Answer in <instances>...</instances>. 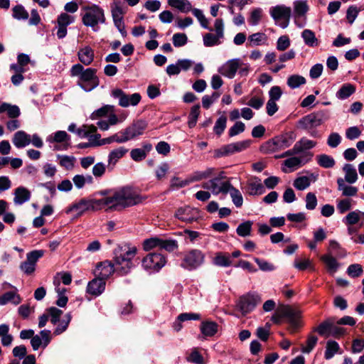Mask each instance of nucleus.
Returning <instances> with one entry per match:
<instances>
[{"label":"nucleus","mask_w":364,"mask_h":364,"mask_svg":"<svg viewBox=\"0 0 364 364\" xmlns=\"http://www.w3.org/2000/svg\"><path fill=\"white\" fill-rule=\"evenodd\" d=\"M103 209L106 210H121L141 203V196L132 188L124 187L112 193L107 195L101 192Z\"/></svg>","instance_id":"f257e3e1"},{"label":"nucleus","mask_w":364,"mask_h":364,"mask_svg":"<svg viewBox=\"0 0 364 364\" xmlns=\"http://www.w3.org/2000/svg\"><path fill=\"white\" fill-rule=\"evenodd\" d=\"M113 253L116 272L120 276L128 274L134 266L132 259L137 253L136 247L129 243H122L115 247Z\"/></svg>","instance_id":"f03ea898"},{"label":"nucleus","mask_w":364,"mask_h":364,"mask_svg":"<svg viewBox=\"0 0 364 364\" xmlns=\"http://www.w3.org/2000/svg\"><path fill=\"white\" fill-rule=\"evenodd\" d=\"M96 73V69L91 68L84 69L82 65L80 63L75 64L70 69L71 76L78 77L81 87L89 91L95 89L100 84Z\"/></svg>","instance_id":"7ed1b4c3"},{"label":"nucleus","mask_w":364,"mask_h":364,"mask_svg":"<svg viewBox=\"0 0 364 364\" xmlns=\"http://www.w3.org/2000/svg\"><path fill=\"white\" fill-rule=\"evenodd\" d=\"M82 22L83 25L91 27L94 31H98V25L105 23V16L104 10L98 5L92 4L85 6L82 8Z\"/></svg>","instance_id":"20e7f679"},{"label":"nucleus","mask_w":364,"mask_h":364,"mask_svg":"<svg viewBox=\"0 0 364 364\" xmlns=\"http://www.w3.org/2000/svg\"><path fill=\"white\" fill-rule=\"evenodd\" d=\"M296 139V134L289 132L274 136L261 146L264 154H271L289 147Z\"/></svg>","instance_id":"39448f33"},{"label":"nucleus","mask_w":364,"mask_h":364,"mask_svg":"<svg viewBox=\"0 0 364 364\" xmlns=\"http://www.w3.org/2000/svg\"><path fill=\"white\" fill-rule=\"evenodd\" d=\"M103 209L102 198L87 199L82 198L72 203L65 210L66 214L75 213L77 216L82 215L86 211H97Z\"/></svg>","instance_id":"423d86ee"},{"label":"nucleus","mask_w":364,"mask_h":364,"mask_svg":"<svg viewBox=\"0 0 364 364\" xmlns=\"http://www.w3.org/2000/svg\"><path fill=\"white\" fill-rule=\"evenodd\" d=\"M237 70L241 75H247L249 71V66L240 58L229 60L219 68V73L229 78H233Z\"/></svg>","instance_id":"0eeeda50"},{"label":"nucleus","mask_w":364,"mask_h":364,"mask_svg":"<svg viewBox=\"0 0 364 364\" xmlns=\"http://www.w3.org/2000/svg\"><path fill=\"white\" fill-rule=\"evenodd\" d=\"M205 255L200 250L193 249L184 254L181 267L187 270H193L204 262Z\"/></svg>","instance_id":"6e6552de"},{"label":"nucleus","mask_w":364,"mask_h":364,"mask_svg":"<svg viewBox=\"0 0 364 364\" xmlns=\"http://www.w3.org/2000/svg\"><path fill=\"white\" fill-rule=\"evenodd\" d=\"M166 263V259L161 253L151 252L142 259V266L144 269L151 272H159Z\"/></svg>","instance_id":"1a4fd4ad"},{"label":"nucleus","mask_w":364,"mask_h":364,"mask_svg":"<svg viewBox=\"0 0 364 364\" xmlns=\"http://www.w3.org/2000/svg\"><path fill=\"white\" fill-rule=\"evenodd\" d=\"M270 14L281 28H285L289 23L291 9L284 5H278L271 8Z\"/></svg>","instance_id":"9d476101"},{"label":"nucleus","mask_w":364,"mask_h":364,"mask_svg":"<svg viewBox=\"0 0 364 364\" xmlns=\"http://www.w3.org/2000/svg\"><path fill=\"white\" fill-rule=\"evenodd\" d=\"M260 301L261 299L258 294L247 293L239 298L237 307L243 315H245L251 312Z\"/></svg>","instance_id":"9b49d317"},{"label":"nucleus","mask_w":364,"mask_h":364,"mask_svg":"<svg viewBox=\"0 0 364 364\" xmlns=\"http://www.w3.org/2000/svg\"><path fill=\"white\" fill-rule=\"evenodd\" d=\"M174 216L183 222L191 223L200 218V214L197 208L186 205L178 208Z\"/></svg>","instance_id":"f8f14e48"},{"label":"nucleus","mask_w":364,"mask_h":364,"mask_svg":"<svg viewBox=\"0 0 364 364\" xmlns=\"http://www.w3.org/2000/svg\"><path fill=\"white\" fill-rule=\"evenodd\" d=\"M75 21V16H71L67 13H61L58 16L56 19V36L59 39H63L67 36V27L69 25L73 23Z\"/></svg>","instance_id":"ddd939ff"},{"label":"nucleus","mask_w":364,"mask_h":364,"mask_svg":"<svg viewBox=\"0 0 364 364\" xmlns=\"http://www.w3.org/2000/svg\"><path fill=\"white\" fill-rule=\"evenodd\" d=\"M250 143V140H244L223 146L217 150V156H228L236 152H240L248 148Z\"/></svg>","instance_id":"4468645a"},{"label":"nucleus","mask_w":364,"mask_h":364,"mask_svg":"<svg viewBox=\"0 0 364 364\" xmlns=\"http://www.w3.org/2000/svg\"><path fill=\"white\" fill-rule=\"evenodd\" d=\"M323 122L322 116L318 113H311L301 118L296 127L301 129H311L320 126Z\"/></svg>","instance_id":"2eb2a0df"},{"label":"nucleus","mask_w":364,"mask_h":364,"mask_svg":"<svg viewBox=\"0 0 364 364\" xmlns=\"http://www.w3.org/2000/svg\"><path fill=\"white\" fill-rule=\"evenodd\" d=\"M279 308L282 317L287 318L293 328H297L299 326V318L300 317L299 311L286 305H282Z\"/></svg>","instance_id":"dca6fc26"},{"label":"nucleus","mask_w":364,"mask_h":364,"mask_svg":"<svg viewBox=\"0 0 364 364\" xmlns=\"http://www.w3.org/2000/svg\"><path fill=\"white\" fill-rule=\"evenodd\" d=\"M113 95L115 98L119 100V105L123 107L135 106L141 100V96L138 93L128 95H125L124 92H113Z\"/></svg>","instance_id":"f3484780"},{"label":"nucleus","mask_w":364,"mask_h":364,"mask_svg":"<svg viewBox=\"0 0 364 364\" xmlns=\"http://www.w3.org/2000/svg\"><path fill=\"white\" fill-rule=\"evenodd\" d=\"M114 272H116L115 262H114V264H112L110 262L105 261L97 266L95 274L97 277L105 281Z\"/></svg>","instance_id":"a211bd4d"},{"label":"nucleus","mask_w":364,"mask_h":364,"mask_svg":"<svg viewBox=\"0 0 364 364\" xmlns=\"http://www.w3.org/2000/svg\"><path fill=\"white\" fill-rule=\"evenodd\" d=\"M146 127V122L142 119H139L127 127L125 129V131L127 132L126 134L129 137V139L132 140L135 137L141 135Z\"/></svg>","instance_id":"6ab92c4d"},{"label":"nucleus","mask_w":364,"mask_h":364,"mask_svg":"<svg viewBox=\"0 0 364 364\" xmlns=\"http://www.w3.org/2000/svg\"><path fill=\"white\" fill-rule=\"evenodd\" d=\"M124 11L122 7L116 6L112 9V16L114 26L117 28L118 31L123 36H126L127 32L123 21Z\"/></svg>","instance_id":"aec40b11"},{"label":"nucleus","mask_w":364,"mask_h":364,"mask_svg":"<svg viewBox=\"0 0 364 364\" xmlns=\"http://www.w3.org/2000/svg\"><path fill=\"white\" fill-rule=\"evenodd\" d=\"M246 190L247 193L250 196L262 195L265 191L261 179L257 177H253L248 180Z\"/></svg>","instance_id":"412c9836"},{"label":"nucleus","mask_w":364,"mask_h":364,"mask_svg":"<svg viewBox=\"0 0 364 364\" xmlns=\"http://www.w3.org/2000/svg\"><path fill=\"white\" fill-rule=\"evenodd\" d=\"M105 282L97 277L90 281L87 287V292L92 296H97L105 290Z\"/></svg>","instance_id":"4be33fe9"},{"label":"nucleus","mask_w":364,"mask_h":364,"mask_svg":"<svg viewBox=\"0 0 364 364\" xmlns=\"http://www.w3.org/2000/svg\"><path fill=\"white\" fill-rule=\"evenodd\" d=\"M77 57L82 64L86 66L90 65L94 60V50L90 46L82 47L79 49Z\"/></svg>","instance_id":"5701e85b"},{"label":"nucleus","mask_w":364,"mask_h":364,"mask_svg":"<svg viewBox=\"0 0 364 364\" xmlns=\"http://www.w3.org/2000/svg\"><path fill=\"white\" fill-rule=\"evenodd\" d=\"M31 136L24 131L16 132L13 136L12 142L14 145L18 148H23L31 144Z\"/></svg>","instance_id":"b1692460"},{"label":"nucleus","mask_w":364,"mask_h":364,"mask_svg":"<svg viewBox=\"0 0 364 364\" xmlns=\"http://www.w3.org/2000/svg\"><path fill=\"white\" fill-rule=\"evenodd\" d=\"M152 149V145L149 143H145L141 148L134 149L130 152V156L134 161H141L144 160L148 153Z\"/></svg>","instance_id":"393cba45"},{"label":"nucleus","mask_w":364,"mask_h":364,"mask_svg":"<svg viewBox=\"0 0 364 364\" xmlns=\"http://www.w3.org/2000/svg\"><path fill=\"white\" fill-rule=\"evenodd\" d=\"M311 156L312 155L309 154V158L307 157V155L301 156L300 157H290L286 159L283 164L286 167L291 170H294L298 168L299 167H301V166L309 162L311 160Z\"/></svg>","instance_id":"a878e982"},{"label":"nucleus","mask_w":364,"mask_h":364,"mask_svg":"<svg viewBox=\"0 0 364 364\" xmlns=\"http://www.w3.org/2000/svg\"><path fill=\"white\" fill-rule=\"evenodd\" d=\"M31 198V192L25 187L20 186L14 191V203L16 205H22Z\"/></svg>","instance_id":"bb28decb"},{"label":"nucleus","mask_w":364,"mask_h":364,"mask_svg":"<svg viewBox=\"0 0 364 364\" xmlns=\"http://www.w3.org/2000/svg\"><path fill=\"white\" fill-rule=\"evenodd\" d=\"M17 289L7 291L0 296V305L4 306L9 302L18 305L21 301V296L17 294Z\"/></svg>","instance_id":"cd10ccee"},{"label":"nucleus","mask_w":364,"mask_h":364,"mask_svg":"<svg viewBox=\"0 0 364 364\" xmlns=\"http://www.w3.org/2000/svg\"><path fill=\"white\" fill-rule=\"evenodd\" d=\"M70 139V136L65 131H58L48 138V141L50 143H65L63 144L64 149H68Z\"/></svg>","instance_id":"c85d7f7f"},{"label":"nucleus","mask_w":364,"mask_h":364,"mask_svg":"<svg viewBox=\"0 0 364 364\" xmlns=\"http://www.w3.org/2000/svg\"><path fill=\"white\" fill-rule=\"evenodd\" d=\"M219 178H215L210 180L211 192L214 195H218L222 193L226 194L228 193V187H230V182L225 181L219 183Z\"/></svg>","instance_id":"c756f323"},{"label":"nucleus","mask_w":364,"mask_h":364,"mask_svg":"<svg viewBox=\"0 0 364 364\" xmlns=\"http://www.w3.org/2000/svg\"><path fill=\"white\" fill-rule=\"evenodd\" d=\"M128 152V149L124 146H119L112 150L108 155L109 166H114L117 162L122 159Z\"/></svg>","instance_id":"7c9ffc66"},{"label":"nucleus","mask_w":364,"mask_h":364,"mask_svg":"<svg viewBox=\"0 0 364 364\" xmlns=\"http://www.w3.org/2000/svg\"><path fill=\"white\" fill-rule=\"evenodd\" d=\"M337 184L338 191H342L343 196H355L358 193V188L356 187L347 186L342 178L337 179Z\"/></svg>","instance_id":"2f4dec72"},{"label":"nucleus","mask_w":364,"mask_h":364,"mask_svg":"<svg viewBox=\"0 0 364 364\" xmlns=\"http://www.w3.org/2000/svg\"><path fill=\"white\" fill-rule=\"evenodd\" d=\"M218 324L214 321H203L200 324V331L205 336H213L218 331Z\"/></svg>","instance_id":"473e14b6"},{"label":"nucleus","mask_w":364,"mask_h":364,"mask_svg":"<svg viewBox=\"0 0 364 364\" xmlns=\"http://www.w3.org/2000/svg\"><path fill=\"white\" fill-rule=\"evenodd\" d=\"M343 170L345 172L344 181L348 183H354L358 180V173L355 168L350 164H346L343 166Z\"/></svg>","instance_id":"72a5a7b5"},{"label":"nucleus","mask_w":364,"mask_h":364,"mask_svg":"<svg viewBox=\"0 0 364 364\" xmlns=\"http://www.w3.org/2000/svg\"><path fill=\"white\" fill-rule=\"evenodd\" d=\"M3 112H6L8 117L11 119L17 118L21 114L20 109L18 106L6 102L0 105V114Z\"/></svg>","instance_id":"f704fd0d"},{"label":"nucleus","mask_w":364,"mask_h":364,"mask_svg":"<svg viewBox=\"0 0 364 364\" xmlns=\"http://www.w3.org/2000/svg\"><path fill=\"white\" fill-rule=\"evenodd\" d=\"M213 264L219 267H227L232 265V262L228 253L218 252L213 259Z\"/></svg>","instance_id":"c9c22d12"},{"label":"nucleus","mask_w":364,"mask_h":364,"mask_svg":"<svg viewBox=\"0 0 364 364\" xmlns=\"http://www.w3.org/2000/svg\"><path fill=\"white\" fill-rule=\"evenodd\" d=\"M168 3L171 7L176 8L183 13H188L193 9L188 0H168Z\"/></svg>","instance_id":"e433bc0d"},{"label":"nucleus","mask_w":364,"mask_h":364,"mask_svg":"<svg viewBox=\"0 0 364 364\" xmlns=\"http://www.w3.org/2000/svg\"><path fill=\"white\" fill-rule=\"evenodd\" d=\"M214 171L215 169L213 168H208L204 171H199L193 173L189 176L191 183L199 181L212 176L213 175Z\"/></svg>","instance_id":"4c0bfd02"},{"label":"nucleus","mask_w":364,"mask_h":364,"mask_svg":"<svg viewBox=\"0 0 364 364\" xmlns=\"http://www.w3.org/2000/svg\"><path fill=\"white\" fill-rule=\"evenodd\" d=\"M301 37L305 44L309 47H315L318 44V41L316 38L315 33L311 30H304L301 33Z\"/></svg>","instance_id":"58836bf2"},{"label":"nucleus","mask_w":364,"mask_h":364,"mask_svg":"<svg viewBox=\"0 0 364 364\" xmlns=\"http://www.w3.org/2000/svg\"><path fill=\"white\" fill-rule=\"evenodd\" d=\"M316 142L315 141L309 139L307 138L303 137L299 141L296 142L295 144V150H297L299 153L311 149L316 146Z\"/></svg>","instance_id":"ea45409f"},{"label":"nucleus","mask_w":364,"mask_h":364,"mask_svg":"<svg viewBox=\"0 0 364 364\" xmlns=\"http://www.w3.org/2000/svg\"><path fill=\"white\" fill-rule=\"evenodd\" d=\"M333 318H328L325 321L322 322L318 327L315 328V331L318 333L321 336L325 337L330 336L332 326H333Z\"/></svg>","instance_id":"a19ab883"},{"label":"nucleus","mask_w":364,"mask_h":364,"mask_svg":"<svg viewBox=\"0 0 364 364\" xmlns=\"http://www.w3.org/2000/svg\"><path fill=\"white\" fill-rule=\"evenodd\" d=\"M316 161L320 166L325 168H332L336 164L332 156L325 154L316 156Z\"/></svg>","instance_id":"79ce46f5"},{"label":"nucleus","mask_w":364,"mask_h":364,"mask_svg":"<svg viewBox=\"0 0 364 364\" xmlns=\"http://www.w3.org/2000/svg\"><path fill=\"white\" fill-rule=\"evenodd\" d=\"M223 38L219 37L217 34L212 33H208L203 37V44L206 47H213L215 46L220 45L221 43V39Z\"/></svg>","instance_id":"37998d69"},{"label":"nucleus","mask_w":364,"mask_h":364,"mask_svg":"<svg viewBox=\"0 0 364 364\" xmlns=\"http://www.w3.org/2000/svg\"><path fill=\"white\" fill-rule=\"evenodd\" d=\"M228 193L231 196L232 203L237 208H240L242 205L243 203V198L239 190L233 187L230 183V187H228Z\"/></svg>","instance_id":"c03bdc74"},{"label":"nucleus","mask_w":364,"mask_h":364,"mask_svg":"<svg viewBox=\"0 0 364 364\" xmlns=\"http://www.w3.org/2000/svg\"><path fill=\"white\" fill-rule=\"evenodd\" d=\"M308 10L306 1L297 0L294 2V12L296 18L304 16Z\"/></svg>","instance_id":"a18cd8bd"},{"label":"nucleus","mask_w":364,"mask_h":364,"mask_svg":"<svg viewBox=\"0 0 364 364\" xmlns=\"http://www.w3.org/2000/svg\"><path fill=\"white\" fill-rule=\"evenodd\" d=\"M311 180L309 176H302L297 177L294 181V186L299 191H304L311 185Z\"/></svg>","instance_id":"49530a36"},{"label":"nucleus","mask_w":364,"mask_h":364,"mask_svg":"<svg viewBox=\"0 0 364 364\" xmlns=\"http://www.w3.org/2000/svg\"><path fill=\"white\" fill-rule=\"evenodd\" d=\"M340 346L336 341H328L326 343V348L325 351V358L329 360L332 358L334 355L338 352Z\"/></svg>","instance_id":"de8ad7c7"},{"label":"nucleus","mask_w":364,"mask_h":364,"mask_svg":"<svg viewBox=\"0 0 364 364\" xmlns=\"http://www.w3.org/2000/svg\"><path fill=\"white\" fill-rule=\"evenodd\" d=\"M253 223L250 220L245 221L238 225L236 232L240 237H247L251 235Z\"/></svg>","instance_id":"09e8293b"},{"label":"nucleus","mask_w":364,"mask_h":364,"mask_svg":"<svg viewBox=\"0 0 364 364\" xmlns=\"http://www.w3.org/2000/svg\"><path fill=\"white\" fill-rule=\"evenodd\" d=\"M248 40L250 46H259L267 41V36L263 33H255L250 35Z\"/></svg>","instance_id":"8fccbe9b"},{"label":"nucleus","mask_w":364,"mask_h":364,"mask_svg":"<svg viewBox=\"0 0 364 364\" xmlns=\"http://www.w3.org/2000/svg\"><path fill=\"white\" fill-rule=\"evenodd\" d=\"M193 14L195 17L197 18L198 21L200 22V26L206 29H208L210 31H213V29L208 26L209 22L208 20L204 16L203 11L199 9H193L191 10Z\"/></svg>","instance_id":"3c124183"},{"label":"nucleus","mask_w":364,"mask_h":364,"mask_svg":"<svg viewBox=\"0 0 364 364\" xmlns=\"http://www.w3.org/2000/svg\"><path fill=\"white\" fill-rule=\"evenodd\" d=\"M306 83V80L304 77L298 75H291L287 80V85L291 89H296L300 85Z\"/></svg>","instance_id":"603ef678"},{"label":"nucleus","mask_w":364,"mask_h":364,"mask_svg":"<svg viewBox=\"0 0 364 364\" xmlns=\"http://www.w3.org/2000/svg\"><path fill=\"white\" fill-rule=\"evenodd\" d=\"M321 260L325 263L329 271L334 272L337 270L338 263L333 257L329 255H325L321 257Z\"/></svg>","instance_id":"864d4df0"},{"label":"nucleus","mask_w":364,"mask_h":364,"mask_svg":"<svg viewBox=\"0 0 364 364\" xmlns=\"http://www.w3.org/2000/svg\"><path fill=\"white\" fill-rule=\"evenodd\" d=\"M13 17L18 20H26L28 18V13L21 5L15 6L13 9Z\"/></svg>","instance_id":"5fc2aeb1"},{"label":"nucleus","mask_w":364,"mask_h":364,"mask_svg":"<svg viewBox=\"0 0 364 364\" xmlns=\"http://www.w3.org/2000/svg\"><path fill=\"white\" fill-rule=\"evenodd\" d=\"M200 114V105H196L191 108L188 116V124L190 128L195 127Z\"/></svg>","instance_id":"6e6d98bb"},{"label":"nucleus","mask_w":364,"mask_h":364,"mask_svg":"<svg viewBox=\"0 0 364 364\" xmlns=\"http://www.w3.org/2000/svg\"><path fill=\"white\" fill-rule=\"evenodd\" d=\"M178 242L176 240L161 239L160 249H164L168 252H173L178 249Z\"/></svg>","instance_id":"4d7b16f0"},{"label":"nucleus","mask_w":364,"mask_h":364,"mask_svg":"<svg viewBox=\"0 0 364 364\" xmlns=\"http://www.w3.org/2000/svg\"><path fill=\"white\" fill-rule=\"evenodd\" d=\"M59 159V164L66 168L67 170H70L74 166V162L75 161V157L69 156H58Z\"/></svg>","instance_id":"13d9d810"},{"label":"nucleus","mask_w":364,"mask_h":364,"mask_svg":"<svg viewBox=\"0 0 364 364\" xmlns=\"http://www.w3.org/2000/svg\"><path fill=\"white\" fill-rule=\"evenodd\" d=\"M318 342V338L315 336H309L306 341V345L301 347V352L303 353H309L316 346Z\"/></svg>","instance_id":"bf43d9fd"},{"label":"nucleus","mask_w":364,"mask_h":364,"mask_svg":"<svg viewBox=\"0 0 364 364\" xmlns=\"http://www.w3.org/2000/svg\"><path fill=\"white\" fill-rule=\"evenodd\" d=\"M360 221L357 210L348 213L343 219V222L346 225H353Z\"/></svg>","instance_id":"052dcab7"},{"label":"nucleus","mask_w":364,"mask_h":364,"mask_svg":"<svg viewBox=\"0 0 364 364\" xmlns=\"http://www.w3.org/2000/svg\"><path fill=\"white\" fill-rule=\"evenodd\" d=\"M363 272V267L359 264H350L347 269V274L353 278L360 277Z\"/></svg>","instance_id":"680f3d73"},{"label":"nucleus","mask_w":364,"mask_h":364,"mask_svg":"<svg viewBox=\"0 0 364 364\" xmlns=\"http://www.w3.org/2000/svg\"><path fill=\"white\" fill-rule=\"evenodd\" d=\"M352 208V200L345 198L339 200L337 203V210L341 214L345 213Z\"/></svg>","instance_id":"e2e57ef3"},{"label":"nucleus","mask_w":364,"mask_h":364,"mask_svg":"<svg viewBox=\"0 0 364 364\" xmlns=\"http://www.w3.org/2000/svg\"><path fill=\"white\" fill-rule=\"evenodd\" d=\"M187 360L196 364H204V359L202 355L198 351L197 349H193L191 353L188 355Z\"/></svg>","instance_id":"0e129e2a"},{"label":"nucleus","mask_w":364,"mask_h":364,"mask_svg":"<svg viewBox=\"0 0 364 364\" xmlns=\"http://www.w3.org/2000/svg\"><path fill=\"white\" fill-rule=\"evenodd\" d=\"M172 40L175 47H181L186 44L188 38L185 33H177L173 36Z\"/></svg>","instance_id":"69168bd1"},{"label":"nucleus","mask_w":364,"mask_h":364,"mask_svg":"<svg viewBox=\"0 0 364 364\" xmlns=\"http://www.w3.org/2000/svg\"><path fill=\"white\" fill-rule=\"evenodd\" d=\"M306 208L309 210H314L317 205V198L315 193L309 192L306 194Z\"/></svg>","instance_id":"338daca9"},{"label":"nucleus","mask_w":364,"mask_h":364,"mask_svg":"<svg viewBox=\"0 0 364 364\" xmlns=\"http://www.w3.org/2000/svg\"><path fill=\"white\" fill-rule=\"evenodd\" d=\"M44 251L42 250H33L26 255V260L36 265L37 261L43 256Z\"/></svg>","instance_id":"774afa93"}]
</instances>
